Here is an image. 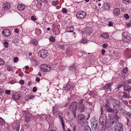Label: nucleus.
Segmentation results:
<instances>
[{
	"instance_id": "f257e3e1",
	"label": "nucleus",
	"mask_w": 131,
	"mask_h": 131,
	"mask_svg": "<svg viewBox=\"0 0 131 131\" xmlns=\"http://www.w3.org/2000/svg\"><path fill=\"white\" fill-rule=\"evenodd\" d=\"M120 109V105H114L113 109L109 108L107 109L108 112L114 113L115 114L114 117H116L117 119H118L119 117L117 116V114L118 113Z\"/></svg>"
},
{
	"instance_id": "f03ea898",
	"label": "nucleus",
	"mask_w": 131,
	"mask_h": 131,
	"mask_svg": "<svg viewBox=\"0 0 131 131\" xmlns=\"http://www.w3.org/2000/svg\"><path fill=\"white\" fill-rule=\"evenodd\" d=\"M77 103L76 102H72L70 105V110L71 111L74 117H76L75 113L77 107Z\"/></svg>"
},
{
	"instance_id": "7ed1b4c3",
	"label": "nucleus",
	"mask_w": 131,
	"mask_h": 131,
	"mask_svg": "<svg viewBox=\"0 0 131 131\" xmlns=\"http://www.w3.org/2000/svg\"><path fill=\"white\" fill-rule=\"evenodd\" d=\"M122 41L126 43H129L131 40V38L127 32H123L122 34Z\"/></svg>"
},
{
	"instance_id": "20e7f679",
	"label": "nucleus",
	"mask_w": 131,
	"mask_h": 131,
	"mask_svg": "<svg viewBox=\"0 0 131 131\" xmlns=\"http://www.w3.org/2000/svg\"><path fill=\"white\" fill-rule=\"evenodd\" d=\"M48 53L47 51L45 49L40 50L38 53V55L39 57L44 58L46 57Z\"/></svg>"
},
{
	"instance_id": "39448f33",
	"label": "nucleus",
	"mask_w": 131,
	"mask_h": 131,
	"mask_svg": "<svg viewBox=\"0 0 131 131\" xmlns=\"http://www.w3.org/2000/svg\"><path fill=\"white\" fill-rule=\"evenodd\" d=\"M114 129L115 131H123V125L122 123H119L115 124Z\"/></svg>"
},
{
	"instance_id": "423d86ee",
	"label": "nucleus",
	"mask_w": 131,
	"mask_h": 131,
	"mask_svg": "<svg viewBox=\"0 0 131 131\" xmlns=\"http://www.w3.org/2000/svg\"><path fill=\"white\" fill-rule=\"evenodd\" d=\"M86 15V13L83 11L78 12L76 14L77 17L80 19L84 18Z\"/></svg>"
},
{
	"instance_id": "0eeeda50",
	"label": "nucleus",
	"mask_w": 131,
	"mask_h": 131,
	"mask_svg": "<svg viewBox=\"0 0 131 131\" xmlns=\"http://www.w3.org/2000/svg\"><path fill=\"white\" fill-rule=\"evenodd\" d=\"M41 69L42 71L44 72H48L51 70V67L50 65L44 64L41 66Z\"/></svg>"
},
{
	"instance_id": "6e6552de",
	"label": "nucleus",
	"mask_w": 131,
	"mask_h": 131,
	"mask_svg": "<svg viewBox=\"0 0 131 131\" xmlns=\"http://www.w3.org/2000/svg\"><path fill=\"white\" fill-rule=\"evenodd\" d=\"M91 125L93 131H99V126L97 123L93 122L91 123Z\"/></svg>"
},
{
	"instance_id": "1a4fd4ad",
	"label": "nucleus",
	"mask_w": 131,
	"mask_h": 131,
	"mask_svg": "<svg viewBox=\"0 0 131 131\" xmlns=\"http://www.w3.org/2000/svg\"><path fill=\"white\" fill-rule=\"evenodd\" d=\"M12 131H18L20 128V124L18 123H16L12 125Z\"/></svg>"
},
{
	"instance_id": "9d476101",
	"label": "nucleus",
	"mask_w": 131,
	"mask_h": 131,
	"mask_svg": "<svg viewBox=\"0 0 131 131\" xmlns=\"http://www.w3.org/2000/svg\"><path fill=\"white\" fill-rule=\"evenodd\" d=\"M2 34L5 37H8L10 35L11 32L8 29H5L3 30Z\"/></svg>"
},
{
	"instance_id": "9b49d317",
	"label": "nucleus",
	"mask_w": 131,
	"mask_h": 131,
	"mask_svg": "<svg viewBox=\"0 0 131 131\" xmlns=\"http://www.w3.org/2000/svg\"><path fill=\"white\" fill-rule=\"evenodd\" d=\"M99 122L102 125L104 126L106 122L105 116H101L99 118Z\"/></svg>"
},
{
	"instance_id": "f8f14e48",
	"label": "nucleus",
	"mask_w": 131,
	"mask_h": 131,
	"mask_svg": "<svg viewBox=\"0 0 131 131\" xmlns=\"http://www.w3.org/2000/svg\"><path fill=\"white\" fill-rule=\"evenodd\" d=\"M33 4H34L38 8H40L41 7V6L42 5V4L40 2H38V1H34L32 2Z\"/></svg>"
},
{
	"instance_id": "ddd939ff",
	"label": "nucleus",
	"mask_w": 131,
	"mask_h": 131,
	"mask_svg": "<svg viewBox=\"0 0 131 131\" xmlns=\"http://www.w3.org/2000/svg\"><path fill=\"white\" fill-rule=\"evenodd\" d=\"M112 83H108L106 85L102 87V90H105L107 89V90H110L111 89V86L112 85Z\"/></svg>"
},
{
	"instance_id": "4468645a",
	"label": "nucleus",
	"mask_w": 131,
	"mask_h": 131,
	"mask_svg": "<svg viewBox=\"0 0 131 131\" xmlns=\"http://www.w3.org/2000/svg\"><path fill=\"white\" fill-rule=\"evenodd\" d=\"M71 88V85L69 84H67L64 85L63 89L65 91H68L70 90Z\"/></svg>"
},
{
	"instance_id": "2eb2a0df",
	"label": "nucleus",
	"mask_w": 131,
	"mask_h": 131,
	"mask_svg": "<svg viewBox=\"0 0 131 131\" xmlns=\"http://www.w3.org/2000/svg\"><path fill=\"white\" fill-rule=\"evenodd\" d=\"M112 101L113 104H115V105H119L120 101L118 100L114 99H112L111 100Z\"/></svg>"
},
{
	"instance_id": "dca6fc26",
	"label": "nucleus",
	"mask_w": 131,
	"mask_h": 131,
	"mask_svg": "<svg viewBox=\"0 0 131 131\" xmlns=\"http://www.w3.org/2000/svg\"><path fill=\"white\" fill-rule=\"evenodd\" d=\"M3 7L5 10H7L9 9L10 7V4L9 3H5L3 5Z\"/></svg>"
},
{
	"instance_id": "f3484780",
	"label": "nucleus",
	"mask_w": 131,
	"mask_h": 131,
	"mask_svg": "<svg viewBox=\"0 0 131 131\" xmlns=\"http://www.w3.org/2000/svg\"><path fill=\"white\" fill-rule=\"evenodd\" d=\"M124 85V89L125 90H127L129 93L130 91L131 88L130 86L127 84H125Z\"/></svg>"
},
{
	"instance_id": "a211bd4d",
	"label": "nucleus",
	"mask_w": 131,
	"mask_h": 131,
	"mask_svg": "<svg viewBox=\"0 0 131 131\" xmlns=\"http://www.w3.org/2000/svg\"><path fill=\"white\" fill-rule=\"evenodd\" d=\"M59 118L61 123L62 125L63 130V131H64V130H65V127L64 125V123L63 121V117H61V116H59Z\"/></svg>"
},
{
	"instance_id": "6ab92c4d",
	"label": "nucleus",
	"mask_w": 131,
	"mask_h": 131,
	"mask_svg": "<svg viewBox=\"0 0 131 131\" xmlns=\"http://www.w3.org/2000/svg\"><path fill=\"white\" fill-rule=\"evenodd\" d=\"M114 13L116 16L120 14L119 9L118 8H115L114 10Z\"/></svg>"
},
{
	"instance_id": "aec40b11",
	"label": "nucleus",
	"mask_w": 131,
	"mask_h": 131,
	"mask_svg": "<svg viewBox=\"0 0 131 131\" xmlns=\"http://www.w3.org/2000/svg\"><path fill=\"white\" fill-rule=\"evenodd\" d=\"M85 32L87 34L90 35L91 34V33L92 32V31L91 28L88 27H87L86 28V29L85 30Z\"/></svg>"
},
{
	"instance_id": "412c9836",
	"label": "nucleus",
	"mask_w": 131,
	"mask_h": 131,
	"mask_svg": "<svg viewBox=\"0 0 131 131\" xmlns=\"http://www.w3.org/2000/svg\"><path fill=\"white\" fill-rule=\"evenodd\" d=\"M104 9H105L106 10H108L110 7V4L107 2H105L104 4Z\"/></svg>"
},
{
	"instance_id": "4be33fe9",
	"label": "nucleus",
	"mask_w": 131,
	"mask_h": 131,
	"mask_svg": "<svg viewBox=\"0 0 131 131\" xmlns=\"http://www.w3.org/2000/svg\"><path fill=\"white\" fill-rule=\"evenodd\" d=\"M76 69L77 67L75 65H73L71 67H69V70L71 71H75L76 70Z\"/></svg>"
},
{
	"instance_id": "5701e85b",
	"label": "nucleus",
	"mask_w": 131,
	"mask_h": 131,
	"mask_svg": "<svg viewBox=\"0 0 131 131\" xmlns=\"http://www.w3.org/2000/svg\"><path fill=\"white\" fill-rule=\"evenodd\" d=\"M86 117L83 114H80L78 115V119L81 121H83L85 119Z\"/></svg>"
},
{
	"instance_id": "b1692460",
	"label": "nucleus",
	"mask_w": 131,
	"mask_h": 131,
	"mask_svg": "<svg viewBox=\"0 0 131 131\" xmlns=\"http://www.w3.org/2000/svg\"><path fill=\"white\" fill-rule=\"evenodd\" d=\"M25 8L24 6L23 5L19 4L18 5L17 8L20 10H23Z\"/></svg>"
},
{
	"instance_id": "393cba45",
	"label": "nucleus",
	"mask_w": 131,
	"mask_h": 131,
	"mask_svg": "<svg viewBox=\"0 0 131 131\" xmlns=\"http://www.w3.org/2000/svg\"><path fill=\"white\" fill-rule=\"evenodd\" d=\"M12 97L16 100H18L20 98V94H15L14 95H13Z\"/></svg>"
},
{
	"instance_id": "a878e982",
	"label": "nucleus",
	"mask_w": 131,
	"mask_h": 131,
	"mask_svg": "<svg viewBox=\"0 0 131 131\" xmlns=\"http://www.w3.org/2000/svg\"><path fill=\"white\" fill-rule=\"evenodd\" d=\"M74 30L73 27L72 26L68 27L66 29V31L68 32H72Z\"/></svg>"
},
{
	"instance_id": "bb28decb",
	"label": "nucleus",
	"mask_w": 131,
	"mask_h": 131,
	"mask_svg": "<svg viewBox=\"0 0 131 131\" xmlns=\"http://www.w3.org/2000/svg\"><path fill=\"white\" fill-rule=\"evenodd\" d=\"M85 107L83 105H80V106L79 108V110L81 112H83L85 110Z\"/></svg>"
},
{
	"instance_id": "cd10ccee",
	"label": "nucleus",
	"mask_w": 131,
	"mask_h": 131,
	"mask_svg": "<svg viewBox=\"0 0 131 131\" xmlns=\"http://www.w3.org/2000/svg\"><path fill=\"white\" fill-rule=\"evenodd\" d=\"M89 94L92 97H94L96 95V92L95 91H92L89 93Z\"/></svg>"
},
{
	"instance_id": "c85d7f7f",
	"label": "nucleus",
	"mask_w": 131,
	"mask_h": 131,
	"mask_svg": "<svg viewBox=\"0 0 131 131\" xmlns=\"http://www.w3.org/2000/svg\"><path fill=\"white\" fill-rule=\"evenodd\" d=\"M123 97L126 98H129L130 97V96L128 93L124 92L123 93Z\"/></svg>"
},
{
	"instance_id": "c756f323",
	"label": "nucleus",
	"mask_w": 131,
	"mask_h": 131,
	"mask_svg": "<svg viewBox=\"0 0 131 131\" xmlns=\"http://www.w3.org/2000/svg\"><path fill=\"white\" fill-rule=\"evenodd\" d=\"M31 42L35 46H37L38 44V41L36 39H34L31 41Z\"/></svg>"
},
{
	"instance_id": "7c9ffc66",
	"label": "nucleus",
	"mask_w": 131,
	"mask_h": 131,
	"mask_svg": "<svg viewBox=\"0 0 131 131\" xmlns=\"http://www.w3.org/2000/svg\"><path fill=\"white\" fill-rule=\"evenodd\" d=\"M127 84L126 83V81H123L122 82V83L121 84H119L118 85V86H117V88L118 89H119L120 88H121L122 86H124V84Z\"/></svg>"
},
{
	"instance_id": "2f4dec72",
	"label": "nucleus",
	"mask_w": 131,
	"mask_h": 131,
	"mask_svg": "<svg viewBox=\"0 0 131 131\" xmlns=\"http://www.w3.org/2000/svg\"><path fill=\"white\" fill-rule=\"evenodd\" d=\"M131 1L130 0H123V2L125 4H128L130 3Z\"/></svg>"
},
{
	"instance_id": "473e14b6",
	"label": "nucleus",
	"mask_w": 131,
	"mask_h": 131,
	"mask_svg": "<svg viewBox=\"0 0 131 131\" xmlns=\"http://www.w3.org/2000/svg\"><path fill=\"white\" fill-rule=\"evenodd\" d=\"M103 38L105 39H107L109 37V35L106 33H104L101 35Z\"/></svg>"
},
{
	"instance_id": "72a5a7b5",
	"label": "nucleus",
	"mask_w": 131,
	"mask_h": 131,
	"mask_svg": "<svg viewBox=\"0 0 131 131\" xmlns=\"http://www.w3.org/2000/svg\"><path fill=\"white\" fill-rule=\"evenodd\" d=\"M58 111V110L56 108V107H53L52 110V113L53 114H54L56 113Z\"/></svg>"
},
{
	"instance_id": "f704fd0d",
	"label": "nucleus",
	"mask_w": 131,
	"mask_h": 131,
	"mask_svg": "<svg viewBox=\"0 0 131 131\" xmlns=\"http://www.w3.org/2000/svg\"><path fill=\"white\" fill-rule=\"evenodd\" d=\"M25 120L26 122L28 123L30 121V118L28 115H26L25 117Z\"/></svg>"
},
{
	"instance_id": "c9c22d12",
	"label": "nucleus",
	"mask_w": 131,
	"mask_h": 131,
	"mask_svg": "<svg viewBox=\"0 0 131 131\" xmlns=\"http://www.w3.org/2000/svg\"><path fill=\"white\" fill-rule=\"evenodd\" d=\"M85 131H91V129L90 127L88 126H87L85 127Z\"/></svg>"
},
{
	"instance_id": "e433bc0d",
	"label": "nucleus",
	"mask_w": 131,
	"mask_h": 131,
	"mask_svg": "<svg viewBox=\"0 0 131 131\" xmlns=\"http://www.w3.org/2000/svg\"><path fill=\"white\" fill-rule=\"evenodd\" d=\"M105 107L107 108H106L105 109V110L107 112H108L107 111V109H108L109 108H111L110 107V105L108 103H106L105 105Z\"/></svg>"
},
{
	"instance_id": "4c0bfd02",
	"label": "nucleus",
	"mask_w": 131,
	"mask_h": 131,
	"mask_svg": "<svg viewBox=\"0 0 131 131\" xmlns=\"http://www.w3.org/2000/svg\"><path fill=\"white\" fill-rule=\"evenodd\" d=\"M50 41L52 42H54L55 41V39L53 36L50 37L49 38Z\"/></svg>"
},
{
	"instance_id": "58836bf2",
	"label": "nucleus",
	"mask_w": 131,
	"mask_h": 131,
	"mask_svg": "<svg viewBox=\"0 0 131 131\" xmlns=\"http://www.w3.org/2000/svg\"><path fill=\"white\" fill-rule=\"evenodd\" d=\"M59 2L58 1H53L52 2V5L54 6H56L59 3Z\"/></svg>"
},
{
	"instance_id": "ea45409f",
	"label": "nucleus",
	"mask_w": 131,
	"mask_h": 131,
	"mask_svg": "<svg viewBox=\"0 0 131 131\" xmlns=\"http://www.w3.org/2000/svg\"><path fill=\"white\" fill-rule=\"evenodd\" d=\"M5 123V122L3 120V119L1 118H0V124H4Z\"/></svg>"
},
{
	"instance_id": "a19ab883",
	"label": "nucleus",
	"mask_w": 131,
	"mask_h": 131,
	"mask_svg": "<svg viewBox=\"0 0 131 131\" xmlns=\"http://www.w3.org/2000/svg\"><path fill=\"white\" fill-rule=\"evenodd\" d=\"M4 63V61L2 59L0 58V65H2Z\"/></svg>"
},
{
	"instance_id": "79ce46f5",
	"label": "nucleus",
	"mask_w": 131,
	"mask_h": 131,
	"mask_svg": "<svg viewBox=\"0 0 131 131\" xmlns=\"http://www.w3.org/2000/svg\"><path fill=\"white\" fill-rule=\"evenodd\" d=\"M4 47L6 48H7L8 47L9 44L8 43L6 42H5L4 43Z\"/></svg>"
},
{
	"instance_id": "37998d69",
	"label": "nucleus",
	"mask_w": 131,
	"mask_h": 131,
	"mask_svg": "<svg viewBox=\"0 0 131 131\" xmlns=\"http://www.w3.org/2000/svg\"><path fill=\"white\" fill-rule=\"evenodd\" d=\"M124 17L126 19H128L129 18V15L127 14H124Z\"/></svg>"
},
{
	"instance_id": "c03bdc74",
	"label": "nucleus",
	"mask_w": 131,
	"mask_h": 131,
	"mask_svg": "<svg viewBox=\"0 0 131 131\" xmlns=\"http://www.w3.org/2000/svg\"><path fill=\"white\" fill-rule=\"evenodd\" d=\"M123 71L124 73H126L128 72V68H124L123 70Z\"/></svg>"
},
{
	"instance_id": "a18cd8bd",
	"label": "nucleus",
	"mask_w": 131,
	"mask_h": 131,
	"mask_svg": "<svg viewBox=\"0 0 131 131\" xmlns=\"http://www.w3.org/2000/svg\"><path fill=\"white\" fill-rule=\"evenodd\" d=\"M18 58L17 57H14V62L15 63L16 62L18 61Z\"/></svg>"
},
{
	"instance_id": "49530a36",
	"label": "nucleus",
	"mask_w": 131,
	"mask_h": 131,
	"mask_svg": "<svg viewBox=\"0 0 131 131\" xmlns=\"http://www.w3.org/2000/svg\"><path fill=\"white\" fill-rule=\"evenodd\" d=\"M19 41L18 39L16 38L14 39L13 41V42L15 43H17Z\"/></svg>"
},
{
	"instance_id": "de8ad7c7",
	"label": "nucleus",
	"mask_w": 131,
	"mask_h": 131,
	"mask_svg": "<svg viewBox=\"0 0 131 131\" xmlns=\"http://www.w3.org/2000/svg\"><path fill=\"white\" fill-rule=\"evenodd\" d=\"M31 20L33 21H35L36 20V18L35 17L33 16H32L31 17Z\"/></svg>"
},
{
	"instance_id": "09e8293b",
	"label": "nucleus",
	"mask_w": 131,
	"mask_h": 131,
	"mask_svg": "<svg viewBox=\"0 0 131 131\" xmlns=\"http://www.w3.org/2000/svg\"><path fill=\"white\" fill-rule=\"evenodd\" d=\"M5 92L6 94L9 95L10 94L11 91L9 90H6L5 91Z\"/></svg>"
},
{
	"instance_id": "8fccbe9b",
	"label": "nucleus",
	"mask_w": 131,
	"mask_h": 131,
	"mask_svg": "<svg viewBox=\"0 0 131 131\" xmlns=\"http://www.w3.org/2000/svg\"><path fill=\"white\" fill-rule=\"evenodd\" d=\"M62 12L64 13H66L67 12V10L65 8H63Z\"/></svg>"
},
{
	"instance_id": "3c124183",
	"label": "nucleus",
	"mask_w": 131,
	"mask_h": 131,
	"mask_svg": "<svg viewBox=\"0 0 131 131\" xmlns=\"http://www.w3.org/2000/svg\"><path fill=\"white\" fill-rule=\"evenodd\" d=\"M37 89L36 87H34L32 89V91L34 92H35L37 90Z\"/></svg>"
},
{
	"instance_id": "603ef678",
	"label": "nucleus",
	"mask_w": 131,
	"mask_h": 131,
	"mask_svg": "<svg viewBox=\"0 0 131 131\" xmlns=\"http://www.w3.org/2000/svg\"><path fill=\"white\" fill-rule=\"evenodd\" d=\"M58 47L59 48L61 49L62 50H63V49L64 48V47L63 46V45H59L58 46Z\"/></svg>"
},
{
	"instance_id": "864d4df0",
	"label": "nucleus",
	"mask_w": 131,
	"mask_h": 131,
	"mask_svg": "<svg viewBox=\"0 0 131 131\" xmlns=\"http://www.w3.org/2000/svg\"><path fill=\"white\" fill-rule=\"evenodd\" d=\"M108 46V45L107 44H104L102 45V47L103 48H105Z\"/></svg>"
},
{
	"instance_id": "5fc2aeb1",
	"label": "nucleus",
	"mask_w": 131,
	"mask_h": 131,
	"mask_svg": "<svg viewBox=\"0 0 131 131\" xmlns=\"http://www.w3.org/2000/svg\"><path fill=\"white\" fill-rule=\"evenodd\" d=\"M127 115L128 117L130 118H131V112L128 113L127 114Z\"/></svg>"
},
{
	"instance_id": "6e6d98bb",
	"label": "nucleus",
	"mask_w": 131,
	"mask_h": 131,
	"mask_svg": "<svg viewBox=\"0 0 131 131\" xmlns=\"http://www.w3.org/2000/svg\"><path fill=\"white\" fill-rule=\"evenodd\" d=\"M127 26L128 27L131 26V22H129L127 24Z\"/></svg>"
},
{
	"instance_id": "4d7b16f0",
	"label": "nucleus",
	"mask_w": 131,
	"mask_h": 131,
	"mask_svg": "<svg viewBox=\"0 0 131 131\" xmlns=\"http://www.w3.org/2000/svg\"><path fill=\"white\" fill-rule=\"evenodd\" d=\"M4 92L3 90L2 89L0 88V95H1Z\"/></svg>"
},
{
	"instance_id": "13d9d810",
	"label": "nucleus",
	"mask_w": 131,
	"mask_h": 131,
	"mask_svg": "<svg viewBox=\"0 0 131 131\" xmlns=\"http://www.w3.org/2000/svg\"><path fill=\"white\" fill-rule=\"evenodd\" d=\"M83 100L82 99H81L79 102V103L80 104V105H83Z\"/></svg>"
},
{
	"instance_id": "bf43d9fd",
	"label": "nucleus",
	"mask_w": 131,
	"mask_h": 131,
	"mask_svg": "<svg viewBox=\"0 0 131 131\" xmlns=\"http://www.w3.org/2000/svg\"><path fill=\"white\" fill-rule=\"evenodd\" d=\"M19 83L21 84H24V82L23 80H21L20 81Z\"/></svg>"
},
{
	"instance_id": "052dcab7",
	"label": "nucleus",
	"mask_w": 131,
	"mask_h": 131,
	"mask_svg": "<svg viewBox=\"0 0 131 131\" xmlns=\"http://www.w3.org/2000/svg\"><path fill=\"white\" fill-rule=\"evenodd\" d=\"M106 52L105 50L104 49H102V54L103 55Z\"/></svg>"
},
{
	"instance_id": "680f3d73",
	"label": "nucleus",
	"mask_w": 131,
	"mask_h": 131,
	"mask_svg": "<svg viewBox=\"0 0 131 131\" xmlns=\"http://www.w3.org/2000/svg\"><path fill=\"white\" fill-rule=\"evenodd\" d=\"M113 23L112 22L109 21V22L108 25L109 26H113Z\"/></svg>"
},
{
	"instance_id": "e2e57ef3",
	"label": "nucleus",
	"mask_w": 131,
	"mask_h": 131,
	"mask_svg": "<svg viewBox=\"0 0 131 131\" xmlns=\"http://www.w3.org/2000/svg\"><path fill=\"white\" fill-rule=\"evenodd\" d=\"M126 83L127 84L129 83H131V79H129L128 81H126Z\"/></svg>"
},
{
	"instance_id": "0e129e2a",
	"label": "nucleus",
	"mask_w": 131,
	"mask_h": 131,
	"mask_svg": "<svg viewBox=\"0 0 131 131\" xmlns=\"http://www.w3.org/2000/svg\"><path fill=\"white\" fill-rule=\"evenodd\" d=\"M15 31L17 33L19 32V30L17 28H16L15 29Z\"/></svg>"
},
{
	"instance_id": "69168bd1",
	"label": "nucleus",
	"mask_w": 131,
	"mask_h": 131,
	"mask_svg": "<svg viewBox=\"0 0 131 131\" xmlns=\"http://www.w3.org/2000/svg\"><path fill=\"white\" fill-rule=\"evenodd\" d=\"M36 81L39 82L40 81V79L39 77H37L35 79Z\"/></svg>"
},
{
	"instance_id": "338daca9",
	"label": "nucleus",
	"mask_w": 131,
	"mask_h": 131,
	"mask_svg": "<svg viewBox=\"0 0 131 131\" xmlns=\"http://www.w3.org/2000/svg\"><path fill=\"white\" fill-rule=\"evenodd\" d=\"M87 41L86 40H82L81 42L82 43H86Z\"/></svg>"
},
{
	"instance_id": "774afa93",
	"label": "nucleus",
	"mask_w": 131,
	"mask_h": 131,
	"mask_svg": "<svg viewBox=\"0 0 131 131\" xmlns=\"http://www.w3.org/2000/svg\"><path fill=\"white\" fill-rule=\"evenodd\" d=\"M35 97V96H33V95H31L30 96H29V99H32L34 97Z\"/></svg>"
}]
</instances>
